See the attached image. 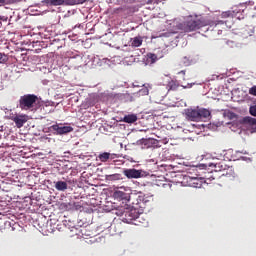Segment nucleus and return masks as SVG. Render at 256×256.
Segmentation results:
<instances>
[{
    "label": "nucleus",
    "mask_w": 256,
    "mask_h": 256,
    "mask_svg": "<svg viewBox=\"0 0 256 256\" xmlns=\"http://www.w3.org/2000/svg\"><path fill=\"white\" fill-rule=\"evenodd\" d=\"M208 26V21L200 16H187L185 22L178 24V29L184 33L194 32Z\"/></svg>",
    "instance_id": "1"
},
{
    "label": "nucleus",
    "mask_w": 256,
    "mask_h": 256,
    "mask_svg": "<svg viewBox=\"0 0 256 256\" xmlns=\"http://www.w3.org/2000/svg\"><path fill=\"white\" fill-rule=\"evenodd\" d=\"M208 25V35L214 39H219L227 26L225 21H211L210 23L208 22Z\"/></svg>",
    "instance_id": "2"
},
{
    "label": "nucleus",
    "mask_w": 256,
    "mask_h": 256,
    "mask_svg": "<svg viewBox=\"0 0 256 256\" xmlns=\"http://www.w3.org/2000/svg\"><path fill=\"white\" fill-rule=\"evenodd\" d=\"M37 101V95L25 94L24 96L20 97L18 108L21 109V111H30L33 109V107H35Z\"/></svg>",
    "instance_id": "3"
},
{
    "label": "nucleus",
    "mask_w": 256,
    "mask_h": 256,
    "mask_svg": "<svg viewBox=\"0 0 256 256\" xmlns=\"http://www.w3.org/2000/svg\"><path fill=\"white\" fill-rule=\"evenodd\" d=\"M141 214L139 213V210H136L134 208L130 210H126L123 213V222L128 224H136L134 222H141Z\"/></svg>",
    "instance_id": "4"
},
{
    "label": "nucleus",
    "mask_w": 256,
    "mask_h": 256,
    "mask_svg": "<svg viewBox=\"0 0 256 256\" xmlns=\"http://www.w3.org/2000/svg\"><path fill=\"white\" fill-rule=\"evenodd\" d=\"M51 130L55 132L56 135H66L73 131V127L65 126L63 124H55L51 126Z\"/></svg>",
    "instance_id": "5"
},
{
    "label": "nucleus",
    "mask_w": 256,
    "mask_h": 256,
    "mask_svg": "<svg viewBox=\"0 0 256 256\" xmlns=\"http://www.w3.org/2000/svg\"><path fill=\"white\" fill-rule=\"evenodd\" d=\"M123 174L129 179H137L142 177V170H137L135 168H126L123 170Z\"/></svg>",
    "instance_id": "6"
},
{
    "label": "nucleus",
    "mask_w": 256,
    "mask_h": 256,
    "mask_svg": "<svg viewBox=\"0 0 256 256\" xmlns=\"http://www.w3.org/2000/svg\"><path fill=\"white\" fill-rule=\"evenodd\" d=\"M86 0H52V6L84 4Z\"/></svg>",
    "instance_id": "7"
},
{
    "label": "nucleus",
    "mask_w": 256,
    "mask_h": 256,
    "mask_svg": "<svg viewBox=\"0 0 256 256\" xmlns=\"http://www.w3.org/2000/svg\"><path fill=\"white\" fill-rule=\"evenodd\" d=\"M200 113L198 112V109H186L185 110V116L188 121H194L198 122Z\"/></svg>",
    "instance_id": "8"
},
{
    "label": "nucleus",
    "mask_w": 256,
    "mask_h": 256,
    "mask_svg": "<svg viewBox=\"0 0 256 256\" xmlns=\"http://www.w3.org/2000/svg\"><path fill=\"white\" fill-rule=\"evenodd\" d=\"M29 117L26 114H20L18 117L13 118V122L15 123V126L19 129L24 127L25 123L28 121Z\"/></svg>",
    "instance_id": "9"
},
{
    "label": "nucleus",
    "mask_w": 256,
    "mask_h": 256,
    "mask_svg": "<svg viewBox=\"0 0 256 256\" xmlns=\"http://www.w3.org/2000/svg\"><path fill=\"white\" fill-rule=\"evenodd\" d=\"M136 146L141 147L142 149H147L151 147V140L147 138H142L136 141Z\"/></svg>",
    "instance_id": "10"
},
{
    "label": "nucleus",
    "mask_w": 256,
    "mask_h": 256,
    "mask_svg": "<svg viewBox=\"0 0 256 256\" xmlns=\"http://www.w3.org/2000/svg\"><path fill=\"white\" fill-rule=\"evenodd\" d=\"M180 86L177 80H171L167 83L166 88L168 91H178Z\"/></svg>",
    "instance_id": "11"
},
{
    "label": "nucleus",
    "mask_w": 256,
    "mask_h": 256,
    "mask_svg": "<svg viewBox=\"0 0 256 256\" xmlns=\"http://www.w3.org/2000/svg\"><path fill=\"white\" fill-rule=\"evenodd\" d=\"M199 114V121L202 119H207L208 117H211V111L206 108H199L198 109Z\"/></svg>",
    "instance_id": "12"
},
{
    "label": "nucleus",
    "mask_w": 256,
    "mask_h": 256,
    "mask_svg": "<svg viewBox=\"0 0 256 256\" xmlns=\"http://www.w3.org/2000/svg\"><path fill=\"white\" fill-rule=\"evenodd\" d=\"M244 122L250 126L251 133L256 132V118L246 117Z\"/></svg>",
    "instance_id": "13"
},
{
    "label": "nucleus",
    "mask_w": 256,
    "mask_h": 256,
    "mask_svg": "<svg viewBox=\"0 0 256 256\" xmlns=\"http://www.w3.org/2000/svg\"><path fill=\"white\" fill-rule=\"evenodd\" d=\"M152 89L151 84H142V89L137 92L138 96H148L149 90Z\"/></svg>",
    "instance_id": "14"
},
{
    "label": "nucleus",
    "mask_w": 256,
    "mask_h": 256,
    "mask_svg": "<svg viewBox=\"0 0 256 256\" xmlns=\"http://www.w3.org/2000/svg\"><path fill=\"white\" fill-rule=\"evenodd\" d=\"M113 197L119 201H123V200H127L128 194L121 190H116L113 193Z\"/></svg>",
    "instance_id": "15"
},
{
    "label": "nucleus",
    "mask_w": 256,
    "mask_h": 256,
    "mask_svg": "<svg viewBox=\"0 0 256 256\" xmlns=\"http://www.w3.org/2000/svg\"><path fill=\"white\" fill-rule=\"evenodd\" d=\"M179 63L181 66L188 67L193 64V59L191 58V56H183L181 57Z\"/></svg>",
    "instance_id": "16"
},
{
    "label": "nucleus",
    "mask_w": 256,
    "mask_h": 256,
    "mask_svg": "<svg viewBox=\"0 0 256 256\" xmlns=\"http://www.w3.org/2000/svg\"><path fill=\"white\" fill-rule=\"evenodd\" d=\"M55 188L59 192H65L68 188V184L65 181H57L55 183Z\"/></svg>",
    "instance_id": "17"
},
{
    "label": "nucleus",
    "mask_w": 256,
    "mask_h": 256,
    "mask_svg": "<svg viewBox=\"0 0 256 256\" xmlns=\"http://www.w3.org/2000/svg\"><path fill=\"white\" fill-rule=\"evenodd\" d=\"M123 121L128 124L135 123L137 121V116H136V114L125 115L123 118Z\"/></svg>",
    "instance_id": "18"
},
{
    "label": "nucleus",
    "mask_w": 256,
    "mask_h": 256,
    "mask_svg": "<svg viewBox=\"0 0 256 256\" xmlns=\"http://www.w3.org/2000/svg\"><path fill=\"white\" fill-rule=\"evenodd\" d=\"M122 175L121 174H110L106 175V180L110 182H115V181H120L122 180Z\"/></svg>",
    "instance_id": "19"
},
{
    "label": "nucleus",
    "mask_w": 256,
    "mask_h": 256,
    "mask_svg": "<svg viewBox=\"0 0 256 256\" xmlns=\"http://www.w3.org/2000/svg\"><path fill=\"white\" fill-rule=\"evenodd\" d=\"M113 14L117 15H128V8L127 7H119L113 10Z\"/></svg>",
    "instance_id": "20"
},
{
    "label": "nucleus",
    "mask_w": 256,
    "mask_h": 256,
    "mask_svg": "<svg viewBox=\"0 0 256 256\" xmlns=\"http://www.w3.org/2000/svg\"><path fill=\"white\" fill-rule=\"evenodd\" d=\"M111 158V154L108 152L102 153L98 155V159L100 162H108Z\"/></svg>",
    "instance_id": "21"
},
{
    "label": "nucleus",
    "mask_w": 256,
    "mask_h": 256,
    "mask_svg": "<svg viewBox=\"0 0 256 256\" xmlns=\"http://www.w3.org/2000/svg\"><path fill=\"white\" fill-rule=\"evenodd\" d=\"M142 42H143V40H142L141 37H135V38L132 40L131 45H132L133 47H140V46L142 45Z\"/></svg>",
    "instance_id": "22"
},
{
    "label": "nucleus",
    "mask_w": 256,
    "mask_h": 256,
    "mask_svg": "<svg viewBox=\"0 0 256 256\" xmlns=\"http://www.w3.org/2000/svg\"><path fill=\"white\" fill-rule=\"evenodd\" d=\"M155 61H157V55L153 54V53H149L147 55V63L148 64H154Z\"/></svg>",
    "instance_id": "23"
},
{
    "label": "nucleus",
    "mask_w": 256,
    "mask_h": 256,
    "mask_svg": "<svg viewBox=\"0 0 256 256\" xmlns=\"http://www.w3.org/2000/svg\"><path fill=\"white\" fill-rule=\"evenodd\" d=\"M8 62V56L5 53L0 52V64H6Z\"/></svg>",
    "instance_id": "24"
},
{
    "label": "nucleus",
    "mask_w": 256,
    "mask_h": 256,
    "mask_svg": "<svg viewBox=\"0 0 256 256\" xmlns=\"http://www.w3.org/2000/svg\"><path fill=\"white\" fill-rule=\"evenodd\" d=\"M19 115H20V114H18L17 112H15V113L11 112V113H9L8 119H9L10 121H13L14 119L18 118Z\"/></svg>",
    "instance_id": "25"
},
{
    "label": "nucleus",
    "mask_w": 256,
    "mask_h": 256,
    "mask_svg": "<svg viewBox=\"0 0 256 256\" xmlns=\"http://www.w3.org/2000/svg\"><path fill=\"white\" fill-rule=\"evenodd\" d=\"M248 94L251 96H256V85H254L250 88V90H248Z\"/></svg>",
    "instance_id": "26"
},
{
    "label": "nucleus",
    "mask_w": 256,
    "mask_h": 256,
    "mask_svg": "<svg viewBox=\"0 0 256 256\" xmlns=\"http://www.w3.org/2000/svg\"><path fill=\"white\" fill-rule=\"evenodd\" d=\"M250 114L253 117H256V105H253V106L250 107Z\"/></svg>",
    "instance_id": "27"
},
{
    "label": "nucleus",
    "mask_w": 256,
    "mask_h": 256,
    "mask_svg": "<svg viewBox=\"0 0 256 256\" xmlns=\"http://www.w3.org/2000/svg\"><path fill=\"white\" fill-rule=\"evenodd\" d=\"M221 16L222 18H229L231 16V11H224Z\"/></svg>",
    "instance_id": "28"
},
{
    "label": "nucleus",
    "mask_w": 256,
    "mask_h": 256,
    "mask_svg": "<svg viewBox=\"0 0 256 256\" xmlns=\"http://www.w3.org/2000/svg\"><path fill=\"white\" fill-rule=\"evenodd\" d=\"M215 168L218 169V172L225 170L224 165H222L221 163L216 164Z\"/></svg>",
    "instance_id": "29"
},
{
    "label": "nucleus",
    "mask_w": 256,
    "mask_h": 256,
    "mask_svg": "<svg viewBox=\"0 0 256 256\" xmlns=\"http://www.w3.org/2000/svg\"><path fill=\"white\" fill-rule=\"evenodd\" d=\"M163 0H149L148 4H160Z\"/></svg>",
    "instance_id": "30"
},
{
    "label": "nucleus",
    "mask_w": 256,
    "mask_h": 256,
    "mask_svg": "<svg viewBox=\"0 0 256 256\" xmlns=\"http://www.w3.org/2000/svg\"><path fill=\"white\" fill-rule=\"evenodd\" d=\"M43 4H46L47 6H53V0H43Z\"/></svg>",
    "instance_id": "31"
},
{
    "label": "nucleus",
    "mask_w": 256,
    "mask_h": 256,
    "mask_svg": "<svg viewBox=\"0 0 256 256\" xmlns=\"http://www.w3.org/2000/svg\"><path fill=\"white\" fill-rule=\"evenodd\" d=\"M7 21H8L7 16H0V25L2 24V22H7Z\"/></svg>",
    "instance_id": "32"
},
{
    "label": "nucleus",
    "mask_w": 256,
    "mask_h": 256,
    "mask_svg": "<svg viewBox=\"0 0 256 256\" xmlns=\"http://www.w3.org/2000/svg\"><path fill=\"white\" fill-rule=\"evenodd\" d=\"M181 87H183V89H188V88L193 87V84H187V86L181 85Z\"/></svg>",
    "instance_id": "33"
},
{
    "label": "nucleus",
    "mask_w": 256,
    "mask_h": 256,
    "mask_svg": "<svg viewBox=\"0 0 256 256\" xmlns=\"http://www.w3.org/2000/svg\"><path fill=\"white\" fill-rule=\"evenodd\" d=\"M6 4V0H0V7Z\"/></svg>",
    "instance_id": "34"
},
{
    "label": "nucleus",
    "mask_w": 256,
    "mask_h": 256,
    "mask_svg": "<svg viewBox=\"0 0 256 256\" xmlns=\"http://www.w3.org/2000/svg\"><path fill=\"white\" fill-rule=\"evenodd\" d=\"M178 75H183V77L185 76V70H182L180 72H178Z\"/></svg>",
    "instance_id": "35"
},
{
    "label": "nucleus",
    "mask_w": 256,
    "mask_h": 256,
    "mask_svg": "<svg viewBox=\"0 0 256 256\" xmlns=\"http://www.w3.org/2000/svg\"><path fill=\"white\" fill-rule=\"evenodd\" d=\"M170 35H171V33H166V34L160 35V37H163V36L169 37Z\"/></svg>",
    "instance_id": "36"
},
{
    "label": "nucleus",
    "mask_w": 256,
    "mask_h": 256,
    "mask_svg": "<svg viewBox=\"0 0 256 256\" xmlns=\"http://www.w3.org/2000/svg\"><path fill=\"white\" fill-rule=\"evenodd\" d=\"M134 86H135V87H141L140 85H138V84H135V83H134Z\"/></svg>",
    "instance_id": "37"
},
{
    "label": "nucleus",
    "mask_w": 256,
    "mask_h": 256,
    "mask_svg": "<svg viewBox=\"0 0 256 256\" xmlns=\"http://www.w3.org/2000/svg\"><path fill=\"white\" fill-rule=\"evenodd\" d=\"M183 81H185V77H183Z\"/></svg>",
    "instance_id": "38"
}]
</instances>
